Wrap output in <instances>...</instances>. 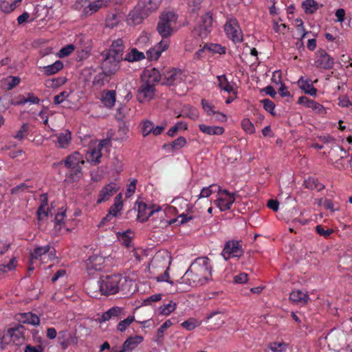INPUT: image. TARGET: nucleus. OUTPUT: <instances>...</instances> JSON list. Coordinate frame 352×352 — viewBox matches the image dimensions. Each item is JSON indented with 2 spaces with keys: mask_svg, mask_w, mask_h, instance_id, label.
Wrapping results in <instances>:
<instances>
[{
  "mask_svg": "<svg viewBox=\"0 0 352 352\" xmlns=\"http://www.w3.org/2000/svg\"><path fill=\"white\" fill-rule=\"evenodd\" d=\"M162 74L155 68L146 69L141 76L142 80L155 87L156 83L161 81L162 83Z\"/></svg>",
  "mask_w": 352,
  "mask_h": 352,
  "instance_id": "obj_17",
  "label": "nucleus"
},
{
  "mask_svg": "<svg viewBox=\"0 0 352 352\" xmlns=\"http://www.w3.org/2000/svg\"><path fill=\"white\" fill-rule=\"evenodd\" d=\"M72 139L71 133L69 130L59 133L57 135L56 144L60 148H66L70 143Z\"/></svg>",
  "mask_w": 352,
  "mask_h": 352,
  "instance_id": "obj_32",
  "label": "nucleus"
},
{
  "mask_svg": "<svg viewBox=\"0 0 352 352\" xmlns=\"http://www.w3.org/2000/svg\"><path fill=\"white\" fill-rule=\"evenodd\" d=\"M199 129L204 134L209 135H221L225 132V129L219 126H208L205 124H199Z\"/></svg>",
  "mask_w": 352,
  "mask_h": 352,
  "instance_id": "obj_26",
  "label": "nucleus"
},
{
  "mask_svg": "<svg viewBox=\"0 0 352 352\" xmlns=\"http://www.w3.org/2000/svg\"><path fill=\"white\" fill-rule=\"evenodd\" d=\"M91 49V45L88 44L87 45H84L82 47V49H78V54L80 60H82L87 58L89 55L90 51Z\"/></svg>",
  "mask_w": 352,
  "mask_h": 352,
  "instance_id": "obj_57",
  "label": "nucleus"
},
{
  "mask_svg": "<svg viewBox=\"0 0 352 352\" xmlns=\"http://www.w3.org/2000/svg\"><path fill=\"white\" fill-rule=\"evenodd\" d=\"M155 92L154 86L142 80V84L138 90L137 99L141 103L148 102L153 98Z\"/></svg>",
  "mask_w": 352,
  "mask_h": 352,
  "instance_id": "obj_12",
  "label": "nucleus"
},
{
  "mask_svg": "<svg viewBox=\"0 0 352 352\" xmlns=\"http://www.w3.org/2000/svg\"><path fill=\"white\" fill-rule=\"evenodd\" d=\"M185 204L187 207L185 212L179 214L175 219L170 221V224L177 221L179 222V224H184L197 217V215L195 214V208L192 205L186 204V202Z\"/></svg>",
  "mask_w": 352,
  "mask_h": 352,
  "instance_id": "obj_18",
  "label": "nucleus"
},
{
  "mask_svg": "<svg viewBox=\"0 0 352 352\" xmlns=\"http://www.w3.org/2000/svg\"><path fill=\"white\" fill-rule=\"evenodd\" d=\"M305 188L310 190H316L321 191L324 188V185L320 183L317 178L309 177L304 182Z\"/></svg>",
  "mask_w": 352,
  "mask_h": 352,
  "instance_id": "obj_33",
  "label": "nucleus"
},
{
  "mask_svg": "<svg viewBox=\"0 0 352 352\" xmlns=\"http://www.w3.org/2000/svg\"><path fill=\"white\" fill-rule=\"evenodd\" d=\"M144 340L142 336H129L118 352L132 351Z\"/></svg>",
  "mask_w": 352,
  "mask_h": 352,
  "instance_id": "obj_20",
  "label": "nucleus"
},
{
  "mask_svg": "<svg viewBox=\"0 0 352 352\" xmlns=\"http://www.w3.org/2000/svg\"><path fill=\"white\" fill-rule=\"evenodd\" d=\"M224 31L228 38L234 43H240L243 41V32L236 18L227 19L224 25Z\"/></svg>",
  "mask_w": 352,
  "mask_h": 352,
  "instance_id": "obj_5",
  "label": "nucleus"
},
{
  "mask_svg": "<svg viewBox=\"0 0 352 352\" xmlns=\"http://www.w3.org/2000/svg\"><path fill=\"white\" fill-rule=\"evenodd\" d=\"M212 30V14L210 12H207L204 14L200 21V23L197 28L194 30L195 34L199 35L201 38H205L208 36Z\"/></svg>",
  "mask_w": 352,
  "mask_h": 352,
  "instance_id": "obj_10",
  "label": "nucleus"
},
{
  "mask_svg": "<svg viewBox=\"0 0 352 352\" xmlns=\"http://www.w3.org/2000/svg\"><path fill=\"white\" fill-rule=\"evenodd\" d=\"M122 60V58H117L116 56H111L106 52L101 67L111 75H113L119 70L120 67V63Z\"/></svg>",
  "mask_w": 352,
  "mask_h": 352,
  "instance_id": "obj_14",
  "label": "nucleus"
},
{
  "mask_svg": "<svg viewBox=\"0 0 352 352\" xmlns=\"http://www.w3.org/2000/svg\"><path fill=\"white\" fill-rule=\"evenodd\" d=\"M140 6H142V4L138 3L129 13L126 22L129 25H139L148 16Z\"/></svg>",
  "mask_w": 352,
  "mask_h": 352,
  "instance_id": "obj_13",
  "label": "nucleus"
},
{
  "mask_svg": "<svg viewBox=\"0 0 352 352\" xmlns=\"http://www.w3.org/2000/svg\"><path fill=\"white\" fill-rule=\"evenodd\" d=\"M335 64L334 58L325 50L319 49L315 53L314 66L318 69H331Z\"/></svg>",
  "mask_w": 352,
  "mask_h": 352,
  "instance_id": "obj_8",
  "label": "nucleus"
},
{
  "mask_svg": "<svg viewBox=\"0 0 352 352\" xmlns=\"http://www.w3.org/2000/svg\"><path fill=\"white\" fill-rule=\"evenodd\" d=\"M218 86L221 89L226 92L230 93L233 91V87L230 85L228 78L225 75L218 76L217 77Z\"/></svg>",
  "mask_w": 352,
  "mask_h": 352,
  "instance_id": "obj_38",
  "label": "nucleus"
},
{
  "mask_svg": "<svg viewBox=\"0 0 352 352\" xmlns=\"http://www.w3.org/2000/svg\"><path fill=\"white\" fill-rule=\"evenodd\" d=\"M310 109H311L313 111H314L316 113L320 115H324L327 113L325 108L323 107V105L314 100L311 103Z\"/></svg>",
  "mask_w": 352,
  "mask_h": 352,
  "instance_id": "obj_59",
  "label": "nucleus"
},
{
  "mask_svg": "<svg viewBox=\"0 0 352 352\" xmlns=\"http://www.w3.org/2000/svg\"><path fill=\"white\" fill-rule=\"evenodd\" d=\"M69 96V94L67 91H62L59 94L56 95L54 98V104L58 105L61 104Z\"/></svg>",
  "mask_w": 352,
  "mask_h": 352,
  "instance_id": "obj_60",
  "label": "nucleus"
},
{
  "mask_svg": "<svg viewBox=\"0 0 352 352\" xmlns=\"http://www.w3.org/2000/svg\"><path fill=\"white\" fill-rule=\"evenodd\" d=\"M137 182V179H133L127 186L126 191L125 192V196L126 197H130L135 192Z\"/></svg>",
  "mask_w": 352,
  "mask_h": 352,
  "instance_id": "obj_62",
  "label": "nucleus"
},
{
  "mask_svg": "<svg viewBox=\"0 0 352 352\" xmlns=\"http://www.w3.org/2000/svg\"><path fill=\"white\" fill-rule=\"evenodd\" d=\"M122 308L119 307H113L104 312L98 318V320L100 322H103L112 319L118 320L122 318Z\"/></svg>",
  "mask_w": 352,
  "mask_h": 352,
  "instance_id": "obj_21",
  "label": "nucleus"
},
{
  "mask_svg": "<svg viewBox=\"0 0 352 352\" xmlns=\"http://www.w3.org/2000/svg\"><path fill=\"white\" fill-rule=\"evenodd\" d=\"M177 15L173 12H164L160 16L157 31L162 40H168L173 34L177 21Z\"/></svg>",
  "mask_w": 352,
  "mask_h": 352,
  "instance_id": "obj_3",
  "label": "nucleus"
},
{
  "mask_svg": "<svg viewBox=\"0 0 352 352\" xmlns=\"http://www.w3.org/2000/svg\"><path fill=\"white\" fill-rule=\"evenodd\" d=\"M316 231L320 236H324L325 239H328L334 232L332 228L325 229L322 225L316 226Z\"/></svg>",
  "mask_w": 352,
  "mask_h": 352,
  "instance_id": "obj_53",
  "label": "nucleus"
},
{
  "mask_svg": "<svg viewBox=\"0 0 352 352\" xmlns=\"http://www.w3.org/2000/svg\"><path fill=\"white\" fill-rule=\"evenodd\" d=\"M162 85L174 86L183 82L186 78V74L180 69L168 68L162 73Z\"/></svg>",
  "mask_w": 352,
  "mask_h": 352,
  "instance_id": "obj_7",
  "label": "nucleus"
},
{
  "mask_svg": "<svg viewBox=\"0 0 352 352\" xmlns=\"http://www.w3.org/2000/svg\"><path fill=\"white\" fill-rule=\"evenodd\" d=\"M116 91L114 90H107L104 91L102 95V102L107 108H111L116 102Z\"/></svg>",
  "mask_w": 352,
  "mask_h": 352,
  "instance_id": "obj_28",
  "label": "nucleus"
},
{
  "mask_svg": "<svg viewBox=\"0 0 352 352\" xmlns=\"http://www.w3.org/2000/svg\"><path fill=\"white\" fill-rule=\"evenodd\" d=\"M201 104L203 110L208 116H211L216 111L214 105L206 99H201Z\"/></svg>",
  "mask_w": 352,
  "mask_h": 352,
  "instance_id": "obj_43",
  "label": "nucleus"
},
{
  "mask_svg": "<svg viewBox=\"0 0 352 352\" xmlns=\"http://www.w3.org/2000/svg\"><path fill=\"white\" fill-rule=\"evenodd\" d=\"M76 48V45L74 44H69L65 47L61 48L59 51V56L60 58L66 57L71 54Z\"/></svg>",
  "mask_w": 352,
  "mask_h": 352,
  "instance_id": "obj_56",
  "label": "nucleus"
},
{
  "mask_svg": "<svg viewBox=\"0 0 352 352\" xmlns=\"http://www.w3.org/2000/svg\"><path fill=\"white\" fill-rule=\"evenodd\" d=\"M244 254L241 241L238 240H230L225 243L223 249L221 253L225 261L232 258H240Z\"/></svg>",
  "mask_w": 352,
  "mask_h": 352,
  "instance_id": "obj_6",
  "label": "nucleus"
},
{
  "mask_svg": "<svg viewBox=\"0 0 352 352\" xmlns=\"http://www.w3.org/2000/svg\"><path fill=\"white\" fill-rule=\"evenodd\" d=\"M306 14H314L318 8L319 5L315 0H306L302 4Z\"/></svg>",
  "mask_w": 352,
  "mask_h": 352,
  "instance_id": "obj_39",
  "label": "nucleus"
},
{
  "mask_svg": "<svg viewBox=\"0 0 352 352\" xmlns=\"http://www.w3.org/2000/svg\"><path fill=\"white\" fill-rule=\"evenodd\" d=\"M172 325L173 322L170 320H168L160 326V327L157 329L156 333V342H160L161 341V339H162L164 336V330Z\"/></svg>",
  "mask_w": 352,
  "mask_h": 352,
  "instance_id": "obj_50",
  "label": "nucleus"
},
{
  "mask_svg": "<svg viewBox=\"0 0 352 352\" xmlns=\"http://www.w3.org/2000/svg\"><path fill=\"white\" fill-rule=\"evenodd\" d=\"M154 123L150 120H144L141 123V132L144 137L152 133Z\"/></svg>",
  "mask_w": 352,
  "mask_h": 352,
  "instance_id": "obj_44",
  "label": "nucleus"
},
{
  "mask_svg": "<svg viewBox=\"0 0 352 352\" xmlns=\"http://www.w3.org/2000/svg\"><path fill=\"white\" fill-rule=\"evenodd\" d=\"M168 40H162L158 43L157 49H150L146 52L147 58L150 60H157L160 56L162 52L165 51L169 46Z\"/></svg>",
  "mask_w": 352,
  "mask_h": 352,
  "instance_id": "obj_23",
  "label": "nucleus"
},
{
  "mask_svg": "<svg viewBox=\"0 0 352 352\" xmlns=\"http://www.w3.org/2000/svg\"><path fill=\"white\" fill-rule=\"evenodd\" d=\"M261 102L263 105V108L265 111L269 112L272 116H275L274 113L275 104L270 99L265 98L261 100Z\"/></svg>",
  "mask_w": 352,
  "mask_h": 352,
  "instance_id": "obj_52",
  "label": "nucleus"
},
{
  "mask_svg": "<svg viewBox=\"0 0 352 352\" xmlns=\"http://www.w3.org/2000/svg\"><path fill=\"white\" fill-rule=\"evenodd\" d=\"M212 265L206 256L197 258L182 277L181 283L191 287L207 284L212 280Z\"/></svg>",
  "mask_w": 352,
  "mask_h": 352,
  "instance_id": "obj_1",
  "label": "nucleus"
},
{
  "mask_svg": "<svg viewBox=\"0 0 352 352\" xmlns=\"http://www.w3.org/2000/svg\"><path fill=\"white\" fill-rule=\"evenodd\" d=\"M287 344L284 342L270 343L265 352H286Z\"/></svg>",
  "mask_w": 352,
  "mask_h": 352,
  "instance_id": "obj_37",
  "label": "nucleus"
},
{
  "mask_svg": "<svg viewBox=\"0 0 352 352\" xmlns=\"http://www.w3.org/2000/svg\"><path fill=\"white\" fill-rule=\"evenodd\" d=\"M204 47L213 54H225L226 48L217 43L206 44Z\"/></svg>",
  "mask_w": 352,
  "mask_h": 352,
  "instance_id": "obj_42",
  "label": "nucleus"
},
{
  "mask_svg": "<svg viewBox=\"0 0 352 352\" xmlns=\"http://www.w3.org/2000/svg\"><path fill=\"white\" fill-rule=\"evenodd\" d=\"M122 278V276L118 274L100 277L98 284L101 294L106 296L117 294Z\"/></svg>",
  "mask_w": 352,
  "mask_h": 352,
  "instance_id": "obj_4",
  "label": "nucleus"
},
{
  "mask_svg": "<svg viewBox=\"0 0 352 352\" xmlns=\"http://www.w3.org/2000/svg\"><path fill=\"white\" fill-rule=\"evenodd\" d=\"M47 210H48V208H47V201L45 203H44V201H43V203L38 208L37 211H36L37 218L38 220H42L45 217H47V214H48Z\"/></svg>",
  "mask_w": 352,
  "mask_h": 352,
  "instance_id": "obj_54",
  "label": "nucleus"
},
{
  "mask_svg": "<svg viewBox=\"0 0 352 352\" xmlns=\"http://www.w3.org/2000/svg\"><path fill=\"white\" fill-rule=\"evenodd\" d=\"M129 232H131L130 230L122 233H118V238L119 241L126 248L130 247L131 245V238L128 234Z\"/></svg>",
  "mask_w": 352,
  "mask_h": 352,
  "instance_id": "obj_51",
  "label": "nucleus"
},
{
  "mask_svg": "<svg viewBox=\"0 0 352 352\" xmlns=\"http://www.w3.org/2000/svg\"><path fill=\"white\" fill-rule=\"evenodd\" d=\"M248 274L244 272L240 273L234 277V283H235L242 284L248 282Z\"/></svg>",
  "mask_w": 352,
  "mask_h": 352,
  "instance_id": "obj_64",
  "label": "nucleus"
},
{
  "mask_svg": "<svg viewBox=\"0 0 352 352\" xmlns=\"http://www.w3.org/2000/svg\"><path fill=\"white\" fill-rule=\"evenodd\" d=\"M118 188L117 184L114 182H110L105 185L99 192L98 199L96 200L97 204H100L111 199V197L116 193Z\"/></svg>",
  "mask_w": 352,
  "mask_h": 352,
  "instance_id": "obj_15",
  "label": "nucleus"
},
{
  "mask_svg": "<svg viewBox=\"0 0 352 352\" xmlns=\"http://www.w3.org/2000/svg\"><path fill=\"white\" fill-rule=\"evenodd\" d=\"M214 122H225L227 121V116L222 112L215 111L212 114Z\"/></svg>",
  "mask_w": 352,
  "mask_h": 352,
  "instance_id": "obj_63",
  "label": "nucleus"
},
{
  "mask_svg": "<svg viewBox=\"0 0 352 352\" xmlns=\"http://www.w3.org/2000/svg\"><path fill=\"white\" fill-rule=\"evenodd\" d=\"M75 42H76V46L79 45L78 47V49H82V46L87 45L88 44H91L90 40L87 37L82 36V35L78 36L76 38Z\"/></svg>",
  "mask_w": 352,
  "mask_h": 352,
  "instance_id": "obj_61",
  "label": "nucleus"
},
{
  "mask_svg": "<svg viewBox=\"0 0 352 352\" xmlns=\"http://www.w3.org/2000/svg\"><path fill=\"white\" fill-rule=\"evenodd\" d=\"M162 0H140L138 3L142 4L141 8L149 15L160 7Z\"/></svg>",
  "mask_w": 352,
  "mask_h": 352,
  "instance_id": "obj_27",
  "label": "nucleus"
},
{
  "mask_svg": "<svg viewBox=\"0 0 352 352\" xmlns=\"http://www.w3.org/2000/svg\"><path fill=\"white\" fill-rule=\"evenodd\" d=\"M144 58L145 55L143 52L138 51L136 48H132L126 55L124 60L128 62H135L142 60Z\"/></svg>",
  "mask_w": 352,
  "mask_h": 352,
  "instance_id": "obj_36",
  "label": "nucleus"
},
{
  "mask_svg": "<svg viewBox=\"0 0 352 352\" xmlns=\"http://www.w3.org/2000/svg\"><path fill=\"white\" fill-rule=\"evenodd\" d=\"M94 72H96L92 80V85L94 87L101 88L110 81L112 75L102 67H98Z\"/></svg>",
  "mask_w": 352,
  "mask_h": 352,
  "instance_id": "obj_16",
  "label": "nucleus"
},
{
  "mask_svg": "<svg viewBox=\"0 0 352 352\" xmlns=\"http://www.w3.org/2000/svg\"><path fill=\"white\" fill-rule=\"evenodd\" d=\"M138 219L141 222L146 221L148 218L156 212H161L160 207H155L154 205H148L144 202H138Z\"/></svg>",
  "mask_w": 352,
  "mask_h": 352,
  "instance_id": "obj_11",
  "label": "nucleus"
},
{
  "mask_svg": "<svg viewBox=\"0 0 352 352\" xmlns=\"http://www.w3.org/2000/svg\"><path fill=\"white\" fill-rule=\"evenodd\" d=\"M200 324L201 322L198 320L193 318H190L181 324L182 327L188 331H191L195 329L197 327H199Z\"/></svg>",
  "mask_w": 352,
  "mask_h": 352,
  "instance_id": "obj_46",
  "label": "nucleus"
},
{
  "mask_svg": "<svg viewBox=\"0 0 352 352\" xmlns=\"http://www.w3.org/2000/svg\"><path fill=\"white\" fill-rule=\"evenodd\" d=\"M66 82V78L63 77H59L56 78H53L51 80H48L45 82V86L49 88H55L58 87Z\"/></svg>",
  "mask_w": 352,
  "mask_h": 352,
  "instance_id": "obj_48",
  "label": "nucleus"
},
{
  "mask_svg": "<svg viewBox=\"0 0 352 352\" xmlns=\"http://www.w3.org/2000/svg\"><path fill=\"white\" fill-rule=\"evenodd\" d=\"M186 144V139L184 137H179L170 144H166L164 145V148L169 151H173L179 150Z\"/></svg>",
  "mask_w": 352,
  "mask_h": 352,
  "instance_id": "obj_29",
  "label": "nucleus"
},
{
  "mask_svg": "<svg viewBox=\"0 0 352 352\" xmlns=\"http://www.w3.org/2000/svg\"><path fill=\"white\" fill-rule=\"evenodd\" d=\"M103 263V257L97 255L90 256L86 261L87 270L89 274L101 270Z\"/></svg>",
  "mask_w": 352,
  "mask_h": 352,
  "instance_id": "obj_22",
  "label": "nucleus"
},
{
  "mask_svg": "<svg viewBox=\"0 0 352 352\" xmlns=\"http://www.w3.org/2000/svg\"><path fill=\"white\" fill-rule=\"evenodd\" d=\"M50 248H51V246L50 245L35 248L34 250H33V252H31V254H30L31 259L32 260L38 259L43 255L47 253L50 251Z\"/></svg>",
  "mask_w": 352,
  "mask_h": 352,
  "instance_id": "obj_41",
  "label": "nucleus"
},
{
  "mask_svg": "<svg viewBox=\"0 0 352 352\" xmlns=\"http://www.w3.org/2000/svg\"><path fill=\"white\" fill-rule=\"evenodd\" d=\"M65 217V211L58 212L55 216L54 220H55V228L57 230H61L63 225L65 223L63 220Z\"/></svg>",
  "mask_w": 352,
  "mask_h": 352,
  "instance_id": "obj_58",
  "label": "nucleus"
},
{
  "mask_svg": "<svg viewBox=\"0 0 352 352\" xmlns=\"http://www.w3.org/2000/svg\"><path fill=\"white\" fill-rule=\"evenodd\" d=\"M124 46L122 39L118 38L112 42L111 47L107 53L111 54V56H116L117 58H122L124 60Z\"/></svg>",
  "mask_w": 352,
  "mask_h": 352,
  "instance_id": "obj_24",
  "label": "nucleus"
},
{
  "mask_svg": "<svg viewBox=\"0 0 352 352\" xmlns=\"http://www.w3.org/2000/svg\"><path fill=\"white\" fill-rule=\"evenodd\" d=\"M134 320L133 316H129L126 319L121 320L117 326L118 331L124 332Z\"/></svg>",
  "mask_w": 352,
  "mask_h": 352,
  "instance_id": "obj_49",
  "label": "nucleus"
},
{
  "mask_svg": "<svg viewBox=\"0 0 352 352\" xmlns=\"http://www.w3.org/2000/svg\"><path fill=\"white\" fill-rule=\"evenodd\" d=\"M241 128L248 134H254L255 128L252 122L248 118H243L241 122Z\"/></svg>",
  "mask_w": 352,
  "mask_h": 352,
  "instance_id": "obj_45",
  "label": "nucleus"
},
{
  "mask_svg": "<svg viewBox=\"0 0 352 352\" xmlns=\"http://www.w3.org/2000/svg\"><path fill=\"white\" fill-rule=\"evenodd\" d=\"M123 204L122 200V195L120 193L114 199L113 204L109 208V212L113 217L118 216L119 212L122 209Z\"/></svg>",
  "mask_w": 352,
  "mask_h": 352,
  "instance_id": "obj_34",
  "label": "nucleus"
},
{
  "mask_svg": "<svg viewBox=\"0 0 352 352\" xmlns=\"http://www.w3.org/2000/svg\"><path fill=\"white\" fill-rule=\"evenodd\" d=\"M103 142L104 141H102L100 143H98L96 147L91 150V152L89 153V160H91L92 162L95 164H98L100 162V159L102 157L101 150L104 146Z\"/></svg>",
  "mask_w": 352,
  "mask_h": 352,
  "instance_id": "obj_35",
  "label": "nucleus"
},
{
  "mask_svg": "<svg viewBox=\"0 0 352 352\" xmlns=\"http://www.w3.org/2000/svg\"><path fill=\"white\" fill-rule=\"evenodd\" d=\"M234 201V193L230 192L228 190H222L221 188L214 203L221 211H226L231 208Z\"/></svg>",
  "mask_w": 352,
  "mask_h": 352,
  "instance_id": "obj_9",
  "label": "nucleus"
},
{
  "mask_svg": "<svg viewBox=\"0 0 352 352\" xmlns=\"http://www.w3.org/2000/svg\"><path fill=\"white\" fill-rule=\"evenodd\" d=\"M28 128L29 126L28 124H23L14 135V138L19 140H23L28 135Z\"/></svg>",
  "mask_w": 352,
  "mask_h": 352,
  "instance_id": "obj_55",
  "label": "nucleus"
},
{
  "mask_svg": "<svg viewBox=\"0 0 352 352\" xmlns=\"http://www.w3.org/2000/svg\"><path fill=\"white\" fill-rule=\"evenodd\" d=\"M289 299L293 304L302 307L308 303L310 298L307 292L297 289L290 293Z\"/></svg>",
  "mask_w": 352,
  "mask_h": 352,
  "instance_id": "obj_19",
  "label": "nucleus"
},
{
  "mask_svg": "<svg viewBox=\"0 0 352 352\" xmlns=\"http://www.w3.org/2000/svg\"><path fill=\"white\" fill-rule=\"evenodd\" d=\"M176 306L177 305L175 302L170 301L168 303L164 304L160 307V314L164 316H168L175 311Z\"/></svg>",
  "mask_w": 352,
  "mask_h": 352,
  "instance_id": "obj_47",
  "label": "nucleus"
},
{
  "mask_svg": "<svg viewBox=\"0 0 352 352\" xmlns=\"http://www.w3.org/2000/svg\"><path fill=\"white\" fill-rule=\"evenodd\" d=\"M85 161L83 156L78 152H74L68 155L65 159L58 163H54V167L59 165H64L69 170L67 173V178L72 182H78L82 175V165Z\"/></svg>",
  "mask_w": 352,
  "mask_h": 352,
  "instance_id": "obj_2",
  "label": "nucleus"
},
{
  "mask_svg": "<svg viewBox=\"0 0 352 352\" xmlns=\"http://www.w3.org/2000/svg\"><path fill=\"white\" fill-rule=\"evenodd\" d=\"M220 190H221L220 186H219L216 184H212L208 187L203 188L201 190L200 194L199 195L198 197H199V199L208 198L211 195H212L214 193L218 194Z\"/></svg>",
  "mask_w": 352,
  "mask_h": 352,
  "instance_id": "obj_31",
  "label": "nucleus"
},
{
  "mask_svg": "<svg viewBox=\"0 0 352 352\" xmlns=\"http://www.w3.org/2000/svg\"><path fill=\"white\" fill-rule=\"evenodd\" d=\"M298 87L307 94H309L311 96H316L317 89L314 87L313 82L309 79H304L303 77H300L297 82Z\"/></svg>",
  "mask_w": 352,
  "mask_h": 352,
  "instance_id": "obj_25",
  "label": "nucleus"
},
{
  "mask_svg": "<svg viewBox=\"0 0 352 352\" xmlns=\"http://www.w3.org/2000/svg\"><path fill=\"white\" fill-rule=\"evenodd\" d=\"M102 6V0H97L90 3L87 6L83 9V13L85 15H91L96 12Z\"/></svg>",
  "mask_w": 352,
  "mask_h": 352,
  "instance_id": "obj_40",
  "label": "nucleus"
},
{
  "mask_svg": "<svg viewBox=\"0 0 352 352\" xmlns=\"http://www.w3.org/2000/svg\"><path fill=\"white\" fill-rule=\"evenodd\" d=\"M63 68V63L60 60H56L52 65L44 66L43 67V72L46 76H52Z\"/></svg>",
  "mask_w": 352,
  "mask_h": 352,
  "instance_id": "obj_30",
  "label": "nucleus"
}]
</instances>
